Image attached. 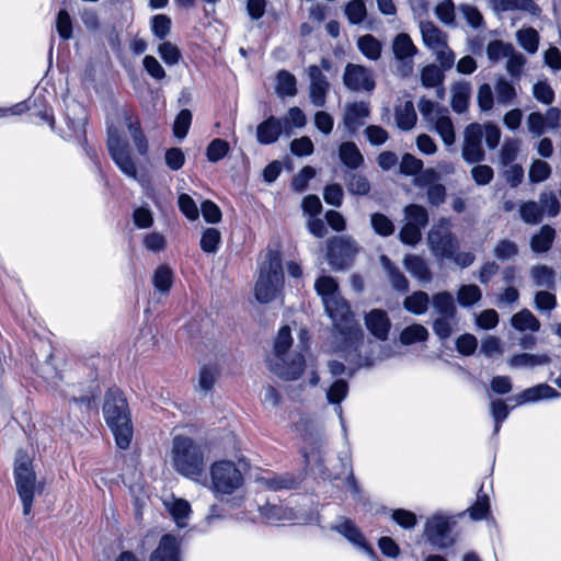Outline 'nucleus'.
Returning <instances> with one entry per match:
<instances>
[{"instance_id": "36", "label": "nucleus", "mask_w": 561, "mask_h": 561, "mask_svg": "<svg viewBox=\"0 0 561 561\" xmlns=\"http://www.w3.org/2000/svg\"><path fill=\"white\" fill-rule=\"evenodd\" d=\"M470 84L468 82H458L451 89V107L456 113H465L469 105Z\"/></svg>"}, {"instance_id": "14", "label": "nucleus", "mask_w": 561, "mask_h": 561, "mask_svg": "<svg viewBox=\"0 0 561 561\" xmlns=\"http://www.w3.org/2000/svg\"><path fill=\"white\" fill-rule=\"evenodd\" d=\"M356 243L346 237H336L328 244V261L334 270H344L351 264L355 253Z\"/></svg>"}, {"instance_id": "34", "label": "nucleus", "mask_w": 561, "mask_h": 561, "mask_svg": "<svg viewBox=\"0 0 561 561\" xmlns=\"http://www.w3.org/2000/svg\"><path fill=\"white\" fill-rule=\"evenodd\" d=\"M421 81L422 84L426 88H436L437 98H444V73L443 71L435 65H427L421 71Z\"/></svg>"}, {"instance_id": "47", "label": "nucleus", "mask_w": 561, "mask_h": 561, "mask_svg": "<svg viewBox=\"0 0 561 561\" xmlns=\"http://www.w3.org/2000/svg\"><path fill=\"white\" fill-rule=\"evenodd\" d=\"M428 337L427 329L419 323L404 328L400 334V342L404 345H411L416 342H424Z\"/></svg>"}, {"instance_id": "40", "label": "nucleus", "mask_w": 561, "mask_h": 561, "mask_svg": "<svg viewBox=\"0 0 561 561\" xmlns=\"http://www.w3.org/2000/svg\"><path fill=\"white\" fill-rule=\"evenodd\" d=\"M302 457L305 459L307 468H309L311 472L323 479L328 477L327 468L324 466V460L322 457V451L319 447L312 448L310 451L304 449Z\"/></svg>"}, {"instance_id": "58", "label": "nucleus", "mask_w": 561, "mask_h": 561, "mask_svg": "<svg viewBox=\"0 0 561 561\" xmlns=\"http://www.w3.org/2000/svg\"><path fill=\"white\" fill-rule=\"evenodd\" d=\"M518 44L528 53L534 54L538 49L539 35L531 27L523 28L517 32Z\"/></svg>"}, {"instance_id": "56", "label": "nucleus", "mask_w": 561, "mask_h": 561, "mask_svg": "<svg viewBox=\"0 0 561 561\" xmlns=\"http://www.w3.org/2000/svg\"><path fill=\"white\" fill-rule=\"evenodd\" d=\"M539 206L542 208V215L554 218L559 215L561 205L557 195L552 191H543L539 195Z\"/></svg>"}, {"instance_id": "37", "label": "nucleus", "mask_w": 561, "mask_h": 561, "mask_svg": "<svg viewBox=\"0 0 561 561\" xmlns=\"http://www.w3.org/2000/svg\"><path fill=\"white\" fill-rule=\"evenodd\" d=\"M432 306L436 316L457 314V308L453 295L449 291H440L432 297Z\"/></svg>"}, {"instance_id": "41", "label": "nucleus", "mask_w": 561, "mask_h": 561, "mask_svg": "<svg viewBox=\"0 0 561 561\" xmlns=\"http://www.w3.org/2000/svg\"><path fill=\"white\" fill-rule=\"evenodd\" d=\"M458 324L457 314L436 316L433 321V331L439 340H447Z\"/></svg>"}, {"instance_id": "63", "label": "nucleus", "mask_w": 561, "mask_h": 561, "mask_svg": "<svg viewBox=\"0 0 561 561\" xmlns=\"http://www.w3.org/2000/svg\"><path fill=\"white\" fill-rule=\"evenodd\" d=\"M550 174L551 167L549 165V163L538 159L533 161L529 169L528 178L531 183H540L546 181L550 176Z\"/></svg>"}, {"instance_id": "42", "label": "nucleus", "mask_w": 561, "mask_h": 561, "mask_svg": "<svg viewBox=\"0 0 561 561\" xmlns=\"http://www.w3.org/2000/svg\"><path fill=\"white\" fill-rule=\"evenodd\" d=\"M511 323L518 331L529 330L537 332L540 329V322L528 309H523L515 313L511 319Z\"/></svg>"}, {"instance_id": "9", "label": "nucleus", "mask_w": 561, "mask_h": 561, "mask_svg": "<svg viewBox=\"0 0 561 561\" xmlns=\"http://www.w3.org/2000/svg\"><path fill=\"white\" fill-rule=\"evenodd\" d=\"M417 107L422 118L440 136L443 142L446 146L454 145L455 128L448 110L424 96L420 99Z\"/></svg>"}, {"instance_id": "32", "label": "nucleus", "mask_w": 561, "mask_h": 561, "mask_svg": "<svg viewBox=\"0 0 561 561\" xmlns=\"http://www.w3.org/2000/svg\"><path fill=\"white\" fill-rule=\"evenodd\" d=\"M394 118L397 126L402 130L412 129L417 121L415 107L412 101H405L394 108Z\"/></svg>"}, {"instance_id": "1", "label": "nucleus", "mask_w": 561, "mask_h": 561, "mask_svg": "<svg viewBox=\"0 0 561 561\" xmlns=\"http://www.w3.org/2000/svg\"><path fill=\"white\" fill-rule=\"evenodd\" d=\"M314 288L321 296L324 310L336 330V340L341 341L347 351L346 360L362 365L356 354V346L360 335V327L354 319L348 304L340 295L337 283L331 276H321L316 280Z\"/></svg>"}, {"instance_id": "16", "label": "nucleus", "mask_w": 561, "mask_h": 561, "mask_svg": "<svg viewBox=\"0 0 561 561\" xmlns=\"http://www.w3.org/2000/svg\"><path fill=\"white\" fill-rule=\"evenodd\" d=\"M334 342L336 344V352L342 354V357L346 363H348L350 367H346L343 363L339 360H330L328 363V368L332 377L335 379L341 378V376L346 375L347 378H352L355 370L359 367H370L374 365V359L370 357H363L358 351L359 345L363 343V332L360 331V335L358 339V344L356 346V354L359 356L360 362H363L362 365L352 363L350 360H346L347 351L343 350L344 344L341 341L336 340V330L334 329Z\"/></svg>"}, {"instance_id": "3", "label": "nucleus", "mask_w": 561, "mask_h": 561, "mask_svg": "<svg viewBox=\"0 0 561 561\" xmlns=\"http://www.w3.org/2000/svg\"><path fill=\"white\" fill-rule=\"evenodd\" d=\"M103 414L116 445L121 449H127L133 438V425L128 403L122 391L110 389L106 392Z\"/></svg>"}, {"instance_id": "29", "label": "nucleus", "mask_w": 561, "mask_h": 561, "mask_svg": "<svg viewBox=\"0 0 561 561\" xmlns=\"http://www.w3.org/2000/svg\"><path fill=\"white\" fill-rule=\"evenodd\" d=\"M403 265L420 283L427 284L433 278L427 262L420 255L407 254L403 260Z\"/></svg>"}, {"instance_id": "61", "label": "nucleus", "mask_w": 561, "mask_h": 561, "mask_svg": "<svg viewBox=\"0 0 561 561\" xmlns=\"http://www.w3.org/2000/svg\"><path fill=\"white\" fill-rule=\"evenodd\" d=\"M435 15L447 26H455V4L451 0H444L435 8Z\"/></svg>"}, {"instance_id": "52", "label": "nucleus", "mask_w": 561, "mask_h": 561, "mask_svg": "<svg viewBox=\"0 0 561 561\" xmlns=\"http://www.w3.org/2000/svg\"><path fill=\"white\" fill-rule=\"evenodd\" d=\"M522 220L527 225H538L542 218V208L534 201L525 202L519 207Z\"/></svg>"}, {"instance_id": "13", "label": "nucleus", "mask_w": 561, "mask_h": 561, "mask_svg": "<svg viewBox=\"0 0 561 561\" xmlns=\"http://www.w3.org/2000/svg\"><path fill=\"white\" fill-rule=\"evenodd\" d=\"M343 83L352 92H373L376 87L370 69L356 64H347L343 73Z\"/></svg>"}, {"instance_id": "45", "label": "nucleus", "mask_w": 561, "mask_h": 561, "mask_svg": "<svg viewBox=\"0 0 561 561\" xmlns=\"http://www.w3.org/2000/svg\"><path fill=\"white\" fill-rule=\"evenodd\" d=\"M530 275L536 286L548 289L554 287L556 274L552 268L546 265H536L531 268Z\"/></svg>"}, {"instance_id": "22", "label": "nucleus", "mask_w": 561, "mask_h": 561, "mask_svg": "<svg viewBox=\"0 0 561 561\" xmlns=\"http://www.w3.org/2000/svg\"><path fill=\"white\" fill-rule=\"evenodd\" d=\"M560 393L547 383H539L522 391L520 393L508 398V401L515 402V405L537 402L539 400L557 399Z\"/></svg>"}, {"instance_id": "26", "label": "nucleus", "mask_w": 561, "mask_h": 561, "mask_svg": "<svg viewBox=\"0 0 561 561\" xmlns=\"http://www.w3.org/2000/svg\"><path fill=\"white\" fill-rule=\"evenodd\" d=\"M122 117L138 153L140 156H146L149 151V145L147 137L140 126L139 119L134 117L133 114L126 110L122 112Z\"/></svg>"}, {"instance_id": "59", "label": "nucleus", "mask_w": 561, "mask_h": 561, "mask_svg": "<svg viewBox=\"0 0 561 561\" xmlns=\"http://www.w3.org/2000/svg\"><path fill=\"white\" fill-rule=\"evenodd\" d=\"M345 15L351 24H360L367 16L366 5L362 0H352L345 7Z\"/></svg>"}, {"instance_id": "57", "label": "nucleus", "mask_w": 561, "mask_h": 561, "mask_svg": "<svg viewBox=\"0 0 561 561\" xmlns=\"http://www.w3.org/2000/svg\"><path fill=\"white\" fill-rule=\"evenodd\" d=\"M221 242V234L216 228H207L201 238V249L208 254L216 253Z\"/></svg>"}, {"instance_id": "2", "label": "nucleus", "mask_w": 561, "mask_h": 561, "mask_svg": "<svg viewBox=\"0 0 561 561\" xmlns=\"http://www.w3.org/2000/svg\"><path fill=\"white\" fill-rule=\"evenodd\" d=\"M207 448L187 436H175L172 444L174 469L196 482H206Z\"/></svg>"}, {"instance_id": "18", "label": "nucleus", "mask_w": 561, "mask_h": 561, "mask_svg": "<svg viewBox=\"0 0 561 561\" xmlns=\"http://www.w3.org/2000/svg\"><path fill=\"white\" fill-rule=\"evenodd\" d=\"M330 529L343 536L350 543L363 552L370 546L360 529L350 518L343 516L339 517L337 520L330 526Z\"/></svg>"}, {"instance_id": "44", "label": "nucleus", "mask_w": 561, "mask_h": 561, "mask_svg": "<svg viewBox=\"0 0 561 561\" xmlns=\"http://www.w3.org/2000/svg\"><path fill=\"white\" fill-rule=\"evenodd\" d=\"M428 295L425 291L419 290L408 296L403 301V306L414 314H423L428 308Z\"/></svg>"}, {"instance_id": "35", "label": "nucleus", "mask_w": 561, "mask_h": 561, "mask_svg": "<svg viewBox=\"0 0 561 561\" xmlns=\"http://www.w3.org/2000/svg\"><path fill=\"white\" fill-rule=\"evenodd\" d=\"M556 237V230L549 225L540 228L539 232L534 234L530 240V248L536 253H545L552 247Z\"/></svg>"}, {"instance_id": "8", "label": "nucleus", "mask_w": 561, "mask_h": 561, "mask_svg": "<svg viewBox=\"0 0 561 561\" xmlns=\"http://www.w3.org/2000/svg\"><path fill=\"white\" fill-rule=\"evenodd\" d=\"M14 481L20 500L23 504V514L30 515L36 490V473L30 456L18 450L14 461Z\"/></svg>"}, {"instance_id": "12", "label": "nucleus", "mask_w": 561, "mask_h": 561, "mask_svg": "<svg viewBox=\"0 0 561 561\" xmlns=\"http://www.w3.org/2000/svg\"><path fill=\"white\" fill-rule=\"evenodd\" d=\"M427 243L433 255L438 260H446L453 256V251L459 249V242L450 230V222L446 218H442L438 224L434 225L427 234Z\"/></svg>"}, {"instance_id": "43", "label": "nucleus", "mask_w": 561, "mask_h": 561, "mask_svg": "<svg viewBox=\"0 0 561 561\" xmlns=\"http://www.w3.org/2000/svg\"><path fill=\"white\" fill-rule=\"evenodd\" d=\"M357 47L370 60H377L381 56V43L370 34L360 36L357 39Z\"/></svg>"}, {"instance_id": "6", "label": "nucleus", "mask_w": 561, "mask_h": 561, "mask_svg": "<svg viewBox=\"0 0 561 561\" xmlns=\"http://www.w3.org/2000/svg\"><path fill=\"white\" fill-rule=\"evenodd\" d=\"M53 355L46 357L45 363L36 368V373L47 381L49 390L57 397L75 403L90 404L92 396L82 390L81 383H69L65 376L51 364Z\"/></svg>"}, {"instance_id": "28", "label": "nucleus", "mask_w": 561, "mask_h": 561, "mask_svg": "<svg viewBox=\"0 0 561 561\" xmlns=\"http://www.w3.org/2000/svg\"><path fill=\"white\" fill-rule=\"evenodd\" d=\"M420 31L424 45L433 51L444 48L445 44H447L446 34L431 21H422L420 23Z\"/></svg>"}, {"instance_id": "5", "label": "nucleus", "mask_w": 561, "mask_h": 561, "mask_svg": "<svg viewBox=\"0 0 561 561\" xmlns=\"http://www.w3.org/2000/svg\"><path fill=\"white\" fill-rule=\"evenodd\" d=\"M284 282L282 259L277 252L268 251L260 267L254 294L257 301L267 304L274 300Z\"/></svg>"}, {"instance_id": "50", "label": "nucleus", "mask_w": 561, "mask_h": 561, "mask_svg": "<svg viewBox=\"0 0 561 561\" xmlns=\"http://www.w3.org/2000/svg\"><path fill=\"white\" fill-rule=\"evenodd\" d=\"M405 221L416 226L421 229L425 228L428 224L427 210L417 204H410L404 208Z\"/></svg>"}, {"instance_id": "46", "label": "nucleus", "mask_w": 561, "mask_h": 561, "mask_svg": "<svg viewBox=\"0 0 561 561\" xmlns=\"http://www.w3.org/2000/svg\"><path fill=\"white\" fill-rule=\"evenodd\" d=\"M548 363L549 357L547 355H535L529 353L514 355L508 360L510 366L513 368L535 367Z\"/></svg>"}, {"instance_id": "53", "label": "nucleus", "mask_w": 561, "mask_h": 561, "mask_svg": "<svg viewBox=\"0 0 561 561\" xmlns=\"http://www.w3.org/2000/svg\"><path fill=\"white\" fill-rule=\"evenodd\" d=\"M173 280V273L170 267L167 265H160L154 271L152 283L156 288V290L160 291L161 294L169 293Z\"/></svg>"}, {"instance_id": "31", "label": "nucleus", "mask_w": 561, "mask_h": 561, "mask_svg": "<svg viewBox=\"0 0 561 561\" xmlns=\"http://www.w3.org/2000/svg\"><path fill=\"white\" fill-rule=\"evenodd\" d=\"M380 263L388 275V279L394 290L401 294L409 291V280L404 274L386 256H380Z\"/></svg>"}, {"instance_id": "4", "label": "nucleus", "mask_w": 561, "mask_h": 561, "mask_svg": "<svg viewBox=\"0 0 561 561\" xmlns=\"http://www.w3.org/2000/svg\"><path fill=\"white\" fill-rule=\"evenodd\" d=\"M293 344L288 325L279 329L274 343V352L268 357L270 370L285 380L298 379L305 369V358L300 353H288Z\"/></svg>"}, {"instance_id": "30", "label": "nucleus", "mask_w": 561, "mask_h": 561, "mask_svg": "<svg viewBox=\"0 0 561 561\" xmlns=\"http://www.w3.org/2000/svg\"><path fill=\"white\" fill-rule=\"evenodd\" d=\"M339 158L343 165L351 170H356L364 163V156L353 141H344L340 145Z\"/></svg>"}, {"instance_id": "62", "label": "nucleus", "mask_w": 561, "mask_h": 561, "mask_svg": "<svg viewBox=\"0 0 561 561\" xmlns=\"http://www.w3.org/2000/svg\"><path fill=\"white\" fill-rule=\"evenodd\" d=\"M518 151L519 141L517 139H505L500 152L501 163L505 167L512 164L517 159Z\"/></svg>"}, {"instance_id": "15", "label": "nucleus", "mask_w": 561, "mask_h": 561, "mask_svg": "<svg viewBox=\"0 0 561 561\" xmlns=\"http://www.w3.org/2000/svg\"><path fill=\"white\" fill-rule=\"evenodd\" d=\"M482 125L473 123L466 127L462 145V158L466 162L472 164L484 160L485 152L482 147Z\"/></svg>"}, {"instance_id": "39", "label": "nucleus", "mask_w": 561, "mask_h": 561, "mask_svg": "<svg viewBox=\"0 0 561 561\" xmlns=\"http://www.w3.org/2000/svg\"><path fill=\"white\" fill-rule=\"evenodd\" d=\"M493 3L501 11L522 10L531 15L540 13V9L534 0H493Z\"/></svg>"}, {"instance_id": "25", "label": "nucleus", "mask_w": 561, "mask_h": 561, "mask_svg": "<svg viewBox=\"0 0 561 561\" xmlns=\"http://www.w3.org/2000/svg\"><path fill=\"white\" fill-rule=\"evenodd\" d=\"M261 516L267 524L277 525L283 522H296L300 518L297 517L293 508L283 506L282 504H266L259 507Z\"/></svg>"}, {"instance_id": "11", "label": "nucleus", "mask_w": 561, "mask_h": 561, "mask_svg": "<svg viewBox=\"0 0 561 561\" xmlns=\"http://www.w3.org/2000/svg\"><path fill=\"white\" fill-rule=\"evenodd\" d=\"M455 525V516L437 512L426 519L423 534L431 546L438 550H445L455 543L453 534Z\"/></svg>"}, {"instance_id": "20", "label": "nucleus", "mask_w": 561, "mask_h": 561, "mask_svg": "<svg viewBox=\"0 0 561 561\" xmlns=\"http://www.w3.org/2000/svg\"><path fill=\"white\" fill-rule=\"evenodd\" d=\"M288 129V121L270 116L256 127V139L261 145H272L278 140L283 131Z\"/></svg>"}, {"instance_id": "33", "label": "nucleus", "mask_w": 561, "mask_h": 561, "mask_svg": "<svg viewBox=\"0 0 561 561\" xmlns=\"http://www.w3.org/2000/svg\"><path fill=\"white\" fill-rule=\"evenodd\" d=\"M256 481L272 491L291 489L296 484V479L289 473L276 474L266 472L257 477Z\"/></svg>"}, {"instance_id": "55", "label": "nucleus", "mask_w": 561, "mask_h": 561, "mask_svg": "<svg viewBox=\"0 0 561 561\" xmlns=\"http://www.w3.org/2000/svg\"><path fill=\"white\" fill-rule=\"evenodd\" d=\"M495 94L499 104L510 105L516 98V90L505 78H500L495 83Z\"/></svg>"}, {"instance_id": "38", "label": "nucleus", "mask_w": 561, "mask_h": 561, "mask_svg": "<svg viewBox=\"0 0 561 561\" xmlns=\"http://www.w3.org/2000/svg\"><path fill=\"white\" fill-rule=\"evenodd\" d=\"M275 89L279 98L295 96L297 94L296 77L287 70H279L276 76Z\"/></svg>"}, {"instance_id": "19", "label": "nucleus", "mask_w": 561, "mask_h": 561, "mask_svg": "<svg viewBox=\"0 0 561 561\" xmlns=\"http://www.w3.org/2000/svg\"><path fill=\"white\" fill-rule=\"evenodd\" d=\"M370 115L369 104L364 101L348 103L345 106L343 124L350 135H354Z\"/></svg>"}, {"instance_id": "10", "label": "nucleus", "mask_w": 561, "mask_h": 561, "mask_svg": "<svg viewBox=\"0 0 561 561\" xmlns=\"http://www.w3.org/2000/svg\"><path fill=\"white\" fill-rule=\"evenodd\" d=\"M210 490L216 497L222 500L230 495L243 483V477L237 466L229 460L217 461L210 467Z\"/></svg>"}, {"instance_id": "23", "label": "nucleus", "mask_w": 561, "mask_h": 561, "mask_svg": "<svg viewBox=\"0 0 561 561\" xmlns=\"http://www.w3.org/2000/svg\"><path fill=\"white\" fill-rule=\"evenodd\" d=\"M348 390V381L344 378L335 379L325 390L327 400L330 404L334 407V412L339 416L343 431H345V422L341 404L346 399Z\"/></svg>"}, {"instance_id": "54", "label": "nucleus", "mask_w": 561, "mask_h": 561, "mask_svg": "<svg viewBox=\"0 0 561 561\" xmlns=\"http://www.w3.org/2000/svg\"><path fill=\"white\" fill-rule=\"evenodd\" d=\"M490 412L494 421L493 435H497L502 423L507 419L510 414V408L504 400L494 399L490 403Z\"/></svg>"}, {"instance_id": "24", "label": "nucleus", "mask_w": 561, "mask_h": 561, "mask_svg": "<svg viewBox=\"0 0 561 561\" xmlns=\"http://www.w3.org/2000/svg\"><path fill=\"white\" fill-rule=\"evenodd\" d=\"M149 561H180V541L171 534L163 535Z\"/></svg>"}, {"instance_id": "51", "label": "nucleus", "mask_w": 561, "mask_h": 561, "mask_svg": "<svg viewBox=\"0 0 561 561\" xmlns=\"http://www.w3.org/2000/svg\"><path fill=\"white\" fill-rule=\"evenodd\" d=\"M481 297L482 291L479 286L474 284L462 285L457 293L458 304L463 308L473 306L481 299Z\"/></svg>"}, {"instance_id": "27", "label": "nucleus", "mask_w": 561, "mask_h": 561, "mask_svg": "<svg viewBox=\"0 0 561 561\" xmlns=\"http://www.w3.org/2000/svg\"><path fill=\"white\" fill-rule=\"evenodd\" d=\"M365 324L368 331L379 340H387L390 331V320L386 311L374 309L365 317Z\"/></svg>"}, {"instance_id": "49", "label": "nucleus", "mask_w": 561, "mask_h": 561, "mask_svg": "<svg viewBox=\"0 0 561 561\" xmlns=\"http://www.w3.org/2000/svg\"><path fill=\"white\" fill-rule=\"evenodd\" d=\"M169 512H170L171 516L173 517L178 527L184 528L187 526L190 514H191V505L186 500H183V499L175 500L171 504Z\"/></svg>"}, {"instance_id": "48", "label": "nucleus", "mask_w": 561, "mask_h": 561, "mask_svg": "<svg viewBox=\"0 0 561 561\" xmlns=\"http://www.w3.org/2000/svg\"><path fill=\"white\" fill-rule=\"evenodd\" d=\"M347 191L353 195L365 196L370 191L368 179L360 173H350L345 178Z\"/></svg>"}, {"instance_id": "64", "label": "nucleus", "mask_w": 561, "mask_h": 561, "mask_svg": "<svg viewBox=\"0 0 561 561\" xmlns=\"http://www.w3.org/2000/svg\"><path fill=\"white\" fill-rule=\"evenodd\" d=\"M229 151V144L222 139H214L207 146L206 156L209 162H218L224 159Z\"/></svg>"}, {"instance_id": "17", "label": "nucleus", "mask_w": 561, "mask_h": 561, "mask_svg": "<svg viewBox=\"0 0 561 561\" xmlns=\"http://www.w3.org/2000/svg\"><path fill=\"white\" fill-rule=\"evenodd\" d=\"M308 77L310 80L309 98L311 103L317 107H323L325 105L327 93L330 88V83L322 70L311 65L307 69Z\"/></svg>"}, {"instance_id": "7", "label": "nucleus", "mask_w": 561, "mask_h": 561, "mask_svg": "<svg viewBox=\"0 0 561 561\" xmlns=\"http://www.w3.org/2000/svg\"><path fill=\"white\" fill-rule=\"evenodd\" d=\"M106 147L111 159L118 170L127 178L139 182L133 149L123 131L113 123H107Z\"/></svg>"}, {"instance_id": "60", "label": "nucleus", "mask_w": 561, "mask_h": 561, "mask_svg": "<svg viewBox=\"0 0 561 561\" xmlns=\"http://www.w3.org/2000/svg\"><path fill=\"white\" fill-rule=\"evenodd\" d=\"M513 47H514L513 45L506 44L499 39L491 41L486 47L488 58L491 61L496 62L502 58H506V56L511 51H513Z\"/></svg>"}, {"instance_id": "21", "label": "nucleus", "mask_w": 561, "mask_h": 561, "mask_svg": "<svg viewBox=\"0 0 561 561\" xmlns=\"http://www.w3.org/2000/svg\"><path fill=\"white\" fill-rule=\"evenodd\" d=\"M392 51L394 57L403 64V73L407 75L411 72L413 64L412 58L417 53V48L407 33H400L394 37Z\"/></svg>"}]
</instances>
